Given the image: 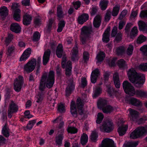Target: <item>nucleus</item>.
Masks as SVG:
<instances>
[{"label":"nucleus","instance_id":"46","mask_svg":"<svg viewBox=\"0 0 147 147\" xmlns=\"http://www.w3.org/2000/svg\"><path fill=\"white\" fill-rule=\"evenodd\" d=\"M125 48L123 46H120L117 48H115L114 50L117 54L120 55L123 53L125 51Z\"/></svg>","mask_w":147,"mask_h":147},{"label":"nucleus","instance_id":"2","mask_svg":"<svg viewBox=\"0 0 147 147\" xmlns=\"http://www.w3.org/2000/svg\"><path fill=\"white\" fill-rule=\"evenodd\" d=\"M54 73L53 71H50L49 74L45 73L42 75L40 82L39 90L43 91L45 88V85L49 88L53 85L54 82Z\"/></svg>","mask_w":147,"mask_h":147},{"label":"nucleus","instance_id":"8","mask_svg":"<svg viewBox=\"0 0 147 147\" xmlns=\"http://www.w3.org/2000/svg\"><path fill=\"white\" fill-rule=\"evenodd\" d=\"M23 81V77L21 76H19L16 78L14 83V89L16 91L19 92L20 90Z\"/></svg>","mask_w":147,"mask_h":147},{"label":"nucleus","instance_id":"9","mask_svg":"<svg viewBox=\"0 0 147 147\" xmlns=\"http://www.w3.org/2000/svg\"><path fill=\"white\" fill-rule=\"evenodd\" d=\"M19 6V5L17 3L13 4L11 6V8L14 11L13 18L17 21H20L21 19V11L18 8Z\"/></svg>","mask_w":147,"mask_h":147},{"label":"nucleus","instance_id":"63","mask_svg":"<svg viewBox=\"0 0 147 147\" xmlns=\"http://www.w3.org/2000/svg\"><path fill=\"white\" fill-rule=\"evenodd\" d=\"M83 58L85 62L88 61L89 59V54L87 52H84L83 54Z\"/></svg>","mask_w":147,"mask_h":147},{"label":"nucleus","instance_id":"26","mask_svg":"<svg viewBox=\"0 0 147 147\" xmlns=\"http://www.w3.org/2000/svg\"><path fill=\"white\" fill-rule=\"evenodd\" d=\"M50 54V51L48 50L45 51L43 57V65H45L48 62Z\"/></svg>","mask_w":147,"mask_h":147},{"label":"nucleus","instance_id":"20","mask_svg":"<svg viewBox=\"0 0 147 147\" xmlns=\"http://www.w3.org/2000/svg\"><path fill=\"white\" fill-rule=\"evenodd\" d=\"M110 27H108L105 31L103 35L102 40L103 42L107 43L109 40V36Z\"/></svg>","mask_w":147,"mask_h":147},{"label":"nucleus","instance_id":"17","mask_svg":"<svg viewBox=\"0 0 147 147\" xmlns=\"http://www.w3.org/2000/svg\"><path fill=\"white\" fill-rule=\"evenodd\" d=\"M76 105L78 112L80 115H82L83 112L84 102L82 101L80 97H78L76 102Z\"/></svg>","mask_w":147,"mask_h":147},{"label":"nucleus","instance_id":"37","mask_svg":"<svg viewBox=\"0 0 147 147\" xmlns=\"http://www.w3.org/2000/svg\"><path fill=\"white\" fill-rule=\"evenodd\" d=\"M74 89V86L72 83L68 85L66 90V94L67 96L69 95Z\"/></svg>","mask_w":147,"mask_h":147},{"label":"nucleus","instance_id":"32","mask_svg":"<svg viewBox=\"0 0 147 147\" xmlns=\"http://www.w3.org/2000/svg\"><path fill=\"white\" fill-rule=\"evenodd\" d=\"M57 16L59 20L63 18L64 16V13L61 5H59L57 7Z\"/></svg>","mask_w":147,"mask_h":147},{"label":"nucleus","instance_id":"29","mask_svg":"<svg viewBox=\"0 0 147 147\" xmlns=\"http://www.w3.org/2000/svg\"><path fill=\"white\" fill-rule=\"evenodd\" d=\"M8 12L9 10L6 6H3L0 8V16H6L8 15Z\"/></svg>","mask_w":147,"mask_h":147},{"label":"nucleus","instance_id":"28","mask_svg":"<svg viewBox=\"0 0 147 147\" xmlns=\"http://www.w3.org/2000/svg\"><path fill=\"white\" fill-rule=\"evenodd\" d=\"M105 56V54L104 52H100L97 55L96 59L97 60L96 64L99 65L98 63L102 62Z\"/></svg>","mask_w":147,"mask_h":147},{"label":"nucleus","instance_id":"23","mask_svg":"<svg viewBox=\"0 0 147 147\" xmlns=\"http://www.w3.org/2000/svg\"><path fill=\"white\" fill-rule=\"evenodd\" d=\"M32 20V17L30 15L25 14L23 16V23L25 25H28L30 24Z\"/></svg>","mask_w":147,"mask_h":147},{"label":"nucleus","instance_id":"45","mask_svg":"<svg viewBox=\"0 0 147 147\" xmlns=\"http://www.w3.org/2000/svg\"><path fill=\"white\" fill-rule=\"evenodd\" d=\"M15 49V47L14 45L9 46L7 50L6 54L8 55H10L14 52Z\"/></svg>","mask_w":147,"mask_h":147},{"label":"nucleus","instance_id":"58","mask_svg":"<svg viewBox=\"0 0 147 147\" xmlns=\"http://www.w3.org/2000/svg\"><path fill=\"white\" fill-rule=\"evenodd\" d=\"M40 34L39 32H35L33 35V40L35 41H37L40 39Z\"/></svg>","mask_w":147,"mask_h":147},{"label":"nucleus","instance_id":"64","mask_svg":"<svg viewBox=\"0 0 147 147\" xmlns=\"http://www.w3.org/2000/svg\"><path fill=\"white\" fill-rule=\"evenodd\" d=\"M73 4L74 7L76 9H77L78 8H79L81 5V2L78 1L73 2Z\"/></svg>","mask_w":147,"mask_h":147},{"label":"nucleus","instance_id":"13","mask_svg":"<svg viewBox=\"0 0 147 147\" xmlns=\"http://www.w3.org/2000/svg\"><path fill=\"white\" fill-rule=\"evenodd\" d=\"M18 106L13 101L11 102L8 110V117L11 118L12 117V114L17 112L18 110Z\"/></svg>","mask_w":147,"mask_h":147},{"label":"nucleus","instance_id":"49","mask_svg":"<svg viewBox=\"0 0 147 147\" xmlns=\"http://www.w3.org/2000/svg\"><path fill=\"white\" fill-rule=\"evenodd\" d=\"M2 133L6 137H8L9 136V129L7 128L6 124L2 128Z\"/></svg>","mask_w":147,"mask_h":147},{"label":"nucleus","instance_id":"39","mask_svg":"<svg viewBox=\"0 0 147 147\" xmlns=\"http://www.w3.org/2000/svg\"><path fill=\"white\" fill-rule=\"evenodd\" d=\"M117 64L120 69H124L127 67V65L125 61L121 59L118 61Z\"/></svg>","mask_w":147,"mask_h":147},{"label":"nucleus","instance_id":"54","mask_svg":"<svg viewBox=\"0 0 147 147\" xmlns=\"http://www.w3.org/2000/svg\"><path fill=\"white\" fill-rule=\"evenodd\" d=\"M104 116L102 113H98L97 115V117L96 122L97 123L100 124Z\"/></svg>","mask_w":147,"mask_h":147},{"label":"nucleus","instance_id":"43","mask_svg":"<svg viewBox=\"0 0 147 147\" xmlns=\"http://www.w3.org/2000/svg\"><path fill=\"white\" fill-rule=\"evenodd\" d=\"M138 30L137 27H134L132 29L130 32V38L133 39L134 38L138 35Z\"/></svg>","mask_w":147,"mask_h":147},{"label":"nucleus","instance_id":"10","mask_svg":"<svg viewBox=\"0 0 147 147\" xmlns=\"http://www.w3.org/2000/svg\"><path fill=\"white\" fill-rule=\"evenodd\" d=\"M114 126L112 123L111 121H107L105 123L100 127L101 131L109 132L113 130Z\"/></svg>","mask_w":147,"mask_h":147},{"label":"nucleus","instance_id":"55","mask_svg":"<svg viewBox=\"0 0 147 147\" xmlns=\"http://www.w3.org/2000/svg\"><path fill=\"white\" fill-rule=\"evenodd\" d=\"M13 38V36L11 34H9L7 37L6 38L5 43L7 45L11 41Z\"/></svg>","mask_w":147,"mask_h":147},{"label":"nucleus","instance_id":"24","mask_svg":"<svg viewBox=\"0 0 147 147\" xmlns=\"http://www.w3.org/2000/svg\"><path fill=\"white\" fill-rule=\"evenodd\" d=\"M78 48L76 46L73 48L71 53V59L72 61H74L76 59L78 60Z\"/></svg>","mask_w":147,"mask_h":147},{"label":"nucleus","instance_id":"38","mask_svg":"<svg viewBox=\"0 0 147 147\" xmlns=\"http://www.w3.org/2000/svg\"><path fill=\"white\" fill-rule=\"evenodd\" d=\"M43 95L41 93H39L35 96V100L36 102L39 104H41L43 99Z\"/></svg>","mask_w":147,"mask_h":147},{"label":"nucleus","instance_id":"48","mask_svg":"<svg viewBox=\"0 0 147 147\" xmlns=\"http://www.w3.org/2000/svg\"><path fill=\"white\" fill-rule=\"evenodd\" d=\"M65 25V22L63 20L59 21L58 24V27L57 29V31L58 32H61Z\"/></svg>","mask_w":147,"mask_h":147},{"label":"nucleus","instance_id":"14","mask_svg":"<svg viewBox=\"0 0 147 147\" xmlns=\"http://www.w3.org/2000/svg\"><path fill=\"white\" fill-rule=\"evenodd\" d=\"M62 117L61 116H59L56 119L52 121L53 123H59V126L57 127V129L58 132L61 131V133H62L64 131V129L63 128L64 123L62 121Z\"/></svg>","mask_w":147,"mask_h":147},{"label":"nucleus","instance_id":"19","mask_svg":"<svg viewBox=\"0 0 147 147\" xmlns=\"http://www.w3.org/2000/svg\"><path fill=\"white\" fill-rule=\"evenodd\" d=\"M31 53V49L28 48L24 52L20 58V61H26L30 56Z\"/></svg>","mask_w":147,"mask_h":147},{"label":"nucleus","instance_id":"11","mask_svg":"<svg viewBox=\"0 0 147 147\" xmlns=\"http://www.w3.org/2000/svg\"><path fill=\"white\" fill-rule=\"evenodd\" d=\"M99 147H116L114 141L109 138H105L102 142Z\"/></svg>","mask_w":147,"mask_h":147},{"label":"nucleus","instance_id":"42","mask_svg":"<svg viewBox=\"0 0 147 147\" xmlns=\"http://www.w3.org/2000/svg\"><path fill=\"white\" fill-rule=\"evenodd\" d=\"M120 6L119 5H115L113 8L112 12V15L113 16H117L119 12Z\"/></svg>","mask_w":147,"mask_h":147},{"label":"nucleus","instance_id":"31","mask_svg":"<svg viewBox=\"0 0 147 147\" xmlns=\"http://www.w3.org/2000/svg\"><path fill=\"white\" fill-rule=\"evenodd\" d=\"M63 48L61 44H59L57 47L56 54L57 57L59 58H61L62 57L63 53Z\"/></svg>","mask_w":147,"mask_h":147},{"label":"nucleus","instance_id":"51","mask_svg":"<svg viewBox=\"0 0 147 147\" xmlns=\"http://www.w3.org/2000/svg\"><path fill=\"white\" fill-rule=\"evenodd\" d=\"M137 68L143 71H147V63H142L138 66Z\"/></svg>","mask_w":147,"mask_h":147},{"label":"nucleus","instance_id":"53","mask_svg":"<svg viewBox=\"0 0 147 147\" xmlns=\"http://www.w3.org/2000/svg\"><path fill=\"white\" fill-rule=\"evenodd\" d=\"M57 110L61 113L65 112V106L61 103L58 104Z\"/></svg>","mask_w":147,"mask_h":147},{"label":"nucleus","instance_id":"30","mask_svg":"<svg viewBox=\"0 0 147 147\" xmlns=\"http://www.w3.org/2000/svg\"><path fill=\"white\" fill-rule=\"evenodd\" d=\"M72 65L71 62L70 61L67 62L66 67L65 74L67 76H69L71 74Z\"/></svg>","mask_w":147,"mask_h":147},{"label":"nucleus","instance_id":"41","mask_svg":"<svg viewBox=\"0 0 147 147\" xmlns=\"http://www.w3.org/2000/svg\"><path fill=\"white\" fill-rule=\"evenodd\" d=\"M94 92L93 97V98H96L101 93L102 89L100 87L97 88L95 86L94 88Z\"/></svg>","mask_w":147,"mask_h":147},{"label":"nucleus","instance_id":"52","mask_svg":"<svg viewBox=\"0 0 147 147\" xmlns=\"http://www.w3.org/2000/svg\"><path fill=\"white\" fill-rule=\"evenodd\" d=\"M133 50V46L131 45H129L126 51V53L129 56L131 55L132 54Z\"/></svg>","mask_w":147,"mask_h":147},{"label":"nucleus","instance_id":"36","mask_svg":"<svg viewBox=\"0 0 147 147\" xmlns=\"http://www.w3.org/2000/svg\"><path fill=\"white\" fill-rule=\"evenodd\" d=\"M101 22V18L100 16H96L94 18L93 25L94 27L98 28L100 26Z\"/></svg>","mask_w":147,"mask_h":147},{"label":"nucleus","instance_id":"34","mask_svg":"<svg viewBox=\"0 0 147 147\" xmlns=\"http://www.w3.org/2000/svg\"><path fill=\"white\" fill-rule=\"evenodd\" d=\"M129 102L131 104L136 106H140L142 105V103L140 100L135 98H131L129 99Z\"/></svg>","mask_w":147,"mask_h":147},{"label":"nucleus","instance_id":"62","mask_svg":"<svg viewBox=\"0 0 147 147\" xmlns=\"http://www.w3.org/2000/svg\"><path fill=\"white\" fill-rule=\"evenodd\" d=\"M116 60V58H114L109 61L108 62L109 66L111 67L114 66L115 65V61Z\"/></svg>","mask_w":147,"mask_h":147},{"label":"nucleus","instance_id":"12","mask_svg":"<svg viewBox=\"0 0 147 147\" xmlns=\"http://www.w3.org/2000/svg\"><path fill=\"white\" fill-rule=\"evenodd\" d=\"M123 123V121L121 120L119 121L117 124L119 126H121L119 127L118 129V132L120 136H122L124 135L126 133V131L128 128L127 125H122Z\"/></svg>","mask_w":147,"mask_h":147},{"label":"nucleus","instance_id":"60","mask_svg":"<svg viewBox=\"0 0 147 147\" xmlns=\"http://www.w3.org/2000/svg\"><path fill=\"white\" fill-rule=\"evenodd\" d=\"M35 123V121L34 120L30 121L27 125V128L29 129H31Z\"/></svg>","mask_w":147,"mask_h":147},{"label":"nucleus","instance_id":"56","mask_svg":"<svg viewBox=\"0 0 147 147\" xmlns=\"http://www.w3.org/2000/svg\"><path fill=\"white\" fill-rule=\"evenodd\" d=\"M67 130L68 132L71 134H76L78 131L77 129L74 127H69Z\"/></svg>","mask_w":147,"mask_h":147},{"label":"nucleus","instance_id":"40","mask_svg":"<svg viewBox=\"0 0 147 147\" xmlns=\"http://www.w3.org/2000/svg\"><path fill=\"white\" fill-rule=\"evenodd\" d=\"M108 1L107 0H101L100 3V6L102 10H105L107 8Z\"/></svg>","mask_w":147,"mask_h":147},{"label":"nucleus","instance_id":"18","mask_svg":"<svg viewBox=\"0 0 147 147\" xmlns=\"http://www.w3.org/2000/svg\"><path fill=\"white\" fill-rule=\"evenodd\" d=\"M128 111L129 112V115L130 119L133 121L135 120L138 116V112L137 111L131 109H129Z\"/></svg>","mask_w":147,"mask_h":147},{"label":"nucleus","instance_id":"4","mask_svg":"<svg viewBox=\"0 0 147 147\" xmlns=\"http://www.w3.org/2000/svg\"><path fill=\"white\" fill-rule=\"evenodd\" d=\"M107 101L105 99H100L97 102V106L98 108L102 109L105 113H109L113 111L114 109L109 105H107Z\"/></svg>","mask_w":147,"mask_h":147},{"label":"nucleus","instance_id":"59","mask_svg":"<svg viewBox=\"0 0 147 147\" xmlns=\"http://www.w3.org/2000/svg\"><path fill=\"white\" fill-rule=\"evenodd\" d=\"M140 50L145 55H147V45H145L142 47L140 48Z\"/></svg>","mask_w":147,"mask_h":147},{"label":"nucleus","instance_id":"44","mask_svg":"<svg viewBox=\"0 0 147 147\" xmlns=\"http://www.w3.org/2000/svg\"><path fill=\"white\" fill-rule=\"evenodd\" d=\"M139 30L143 31H144L147 28V25L144 22L140 21L138 22Z\"/></svg>","mask_w":147,"mask_h":147},{"label":"nucleus","instance_id":"21","mask_svg":"<svg viewBox=\"0 0 147 147\" xmlns=\"http://www.w3.org/2000/svg\"><path fill=\"white\" fill-rule=\"evenodd\" d=\"M11 30L16 33H20L21 30V27L17 23H13L11 26Z\"/></svg>","mask_w":147,"mask_h":147},{"label":"nucleus","instance_id":"5","mask_svg":"<svg viewBox=\"0 0 147 147\" xmlns=\"http://www.w3.org/2000/svg\"><path fill=\"white\" fill-rule=\"evenodd\" d=\"M147 132V126L145 127H139L131 133L130 138L132 139L140 138L144 136Z\"/></svg>","mask_w":147,"mask_h":147},{"label":"nucleus","instance_id":"15","mask_svg":"<svg viewBox=\"0 0 147 147\" xmlns=\"http://www.w3.org/2000/svg\"><path fill=\"white\" fill-rule=\"evenodd\" d=\"M100 72L98 69L96 68L93 70L91 74L90 79L92 83H95L97 78L100 74Z\"/></svg>","mask_w":147,"mask_h":147},{"label":"nucleus","instance_id":"7","mask_svg":"<svg viewBox=\"0 0 147 147\" xmlns=\"http://www.w3.org/2000/svg\"><path fill=\"white\" fill-rule=\"evenodd\" d=\"M36 65V60L34 59H32L25 64L23 67V71L24 73H29L33 71L35 68Z\"/></svg>","mask_w":147,"mask_h":147},{"label":"nucleus","instance_id":"6","mask_svg":"<svg viewBox=\"0 0 147 147\" xmlns=\"http://www.w3.org/2000/svg\"><path fill=\"white\" fill-rule=\"evenodd\" d=\"M92 32V29L91 27L84 26L82 28L81 39L83 44L89 39V36Z\"/></svg>","mask_w":147,"mask_h":147},{"label":"nucleus","instance_id":"35","mask_svg":"<svg viewBox=\"0 0 147 147\" xmlns=\"http://www.w3.org/2000/svg\"><path fill=\"white\" fill-rule=\"evenodd\" d=\"M98 133L95 130L92 132L90 138L92 141L95 142L98 140Z\"/></svg>","mask_w":147,"mask_h":147},{"label":"nucleus","instance_id":"47","mask_svg":"<svg viewBox=\"0 0 147 147\" xmlns=\"http://www.w3.org/2000/svg\"><path fill=\"white\" fill-rule=\"evenodd\" d=\"M63 138V136L62 134L59 135H57L56 138V142L57 144L59 146L61 144Z\"/></svg>","mask_w":147,"mask_h":147},{"label":"nucleus","instance_id":"33","mask_svg":"<svg viewBox=\"0 0 147 147\" xmlns=\"http://www.w3.org/2000/svg\"><path fill=\"white\" fill-rule=\"evenodd\" d=\"M88 135L85 133H83L80 138V142L82 145H86L88 142Z\"/></svg>","mask_w":147,"mask_h":147},{"label":"nucleus","instance_id":"3","mask_svg":"<svg viewBox=\"0 0 147 147\" xmlns=\"http://www.w3.org/2000/svg\"><path fill=\"white\" fill-rule=\"evenodd\" d=\"M123 86L125 93L129 95L133 96L136 95L138 96L143 97L147 96V92L141 90L136 91L134 87L127 81L123 82Z\"/></svg>","mask_w":147,"mask_h":147},{"label":"nucleus","instance_id":"57","mask_svg":"<svg viewBox=\"0 0 147 147\" xmlns=\"http://www.w3.org/2000/svg\"><path fill=\"white\" fill-rule=\"evenodd\" d=\"M138 144V142H130L125 146V147H136Z\"/></svg>","mask_w":147,"mask_h":147},{"label":"nucleus","instance_id":"27","mask_svg":"<svg viewBox=\"0 0 147 147\" xmlns=\"http://www.w3.org/2000/svg\"><path fill=\"white\" fill-rule=\"evenodd\" d=\"M113 80L115 87L117 88H119L120 87V84L118 73H116L114 74Z\"/></svg>","mask_w":147,"mask_h":147},{"label":"nucleus","instance_id":"61","mask_svg":"<svg viewBox=\"0 0 147 147\" xmlns=\"http://www.w3.org/2000/svg\"><path fill=\"white\" fill-rule=\"evenodd\" d=\"M111 13L110 11H107L106 13L105 17V21L108 22L110 20L111 17Z\"/></svg>","mask_w":147,"mask_h":147},{"label":"nucleus","instance_id":"16","mask_svg":"<svg viewBox=\"0 0 147 147\" xmlns=\"http://www.w3.org/2000/svg\"><path fill=\"white\" fill-rule=\"evenodd\" d=\"M117 28L116 26H114L112 30L111 36L112 37H114L115 36V40L117 42L120 41L122 38V34L119 32L117 33Z\"/></svg>","mask_w":147,"mask_h":147},{"label":"nucleus","instance_id":"50","mask_svg":"<svg viewBox=\"0 0 147 147\" xmlns=\"http://www.w3.org/2000/svg\"><path fill=\"white\" fill-rule=\"evenodd\" d=\"M146 39V38L143 35H141L138 38L137 42L138 43L141 44L145 42Z\"/></svg>","mask_w":147,"mask_h":147},{"label":"nucleus","instance_id":"22","mask_svg":"<svg viewBox=\"0 0 147 147\" xmlns=\"http://www.w3.org/2000/svg\"><path fill=\"white\" fill-rule=\"evenodd\" d=\"M89 16L86 13H84L79 16L78 18V22L80 24H83L88 20Z\"/></svg>","mask_w":147,"mask_h":147},{"label":"nucleus","instance_id":"1","mask_svg":"<svg viewBox=\"0 0 147 147\" xmlns=\"http://www.w3.org/2000/svg\"><path fill=\"white\" fill-rule=\"evenodd\" d=\"M127 74L130 81L137 87H141L145 82L144 75L138 73L133 68L129 69L127 71Z\"/></svg>","mask_w":147,"mask_h":147},{"label":"nucleus","instance_id":"25","mask_svg":"<svg viewBox=\"0 0 147 147\" xmlns=\"http://www.w3.org/2000/svg\"><path fill=\"white\" fill-rule=\"evenodd\" d=\"M71 112L72 115L75 117H76L77 115V109L76 107L75 102L73 101H72L70 105Z\"/></svg>","mask_w":147,"mask_h":147}]
</instances>
